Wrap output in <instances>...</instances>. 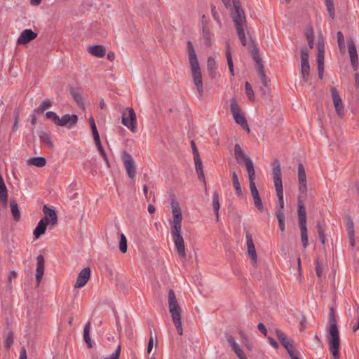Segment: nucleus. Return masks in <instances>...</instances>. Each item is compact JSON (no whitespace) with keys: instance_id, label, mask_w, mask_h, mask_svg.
Masks as SVG:
<instances>
[{"instance_id":"f257e3e1","label":"nucleus","mask_w":359,"mask_h":359,"mask_svg":"<svg viewBox=\"0 0 359 359\" xmlns=\"http://www.w3.org/2000/svg\"><path fill=\"white\" fill-rule=\"evenodd\" d=\"M234 155L238 163L241 164V163H244L245 165L249 177L250 189L252 198L259 196L255 183V171L252 161L248 156L245 155L242 148L238 144H236L234 146Z\"/></svg>"},{"instance_id":"f03ea898","label":"nucleus","mask_w":359,"mask_h":359,"mask_svg":"<svg viewBox=\"0 0 359 359\" xmlns=\"http://www.w3.org/2000/svg\"><path fill=\"white\" fill-rule=\"evenodd\" d=\"M326 339L333 359H339L340 337L337 318H328Z\"/></svg>"},{"instance_id":"7ed1b4c3","label":"nucleus","mask_w":359,"mask_h":359,"mask_svg":"<svg viewBox=\"0 0 359 359\" xmlns=\"http://www.w3.org/2000/svg\"><path fill=\"white\" fill-rule=\"evenodd\" d=\"M187 52L194 83L196 86L199 97H203V88L202 74L196 53L193 44L190 41H187Z\"/></svg>"},{"instance_id":"20e7f679","label":"nucleus","mask_w":359,"mask_h":359,"mask_svg":"<svg viewBox=\"0 0 359 359\" xmlns=\"http://www.w3.org/2000/svg\"><path fill=\"white\" fill-rule=\"evenodd\" d=\"M272 177L278 199V206L276 208L275 213H278L279 211L284 212V199L283 182L281 178V168L280 164L278 160H274L272 163Z\"/></svg>"},{"instance_id":"39448f33","label":"nucleus","mask_w":359,"mask_h":359,"mask_svg":"<svg viewBox=\"0 0 359 359\" xmlns=\"http://www.w3.org/2000/svg\"><path fill=\"white\" fill-rule=\"evenodd\" d=\"M168 307L172 322L179 335L183 334V329L181 320L182 309L177 300L175 292L170 289L168 291Z\"/></svg>"},{"instance_id":"423d86ee","label":"nucleus","mask_w":359,"mask_h":359,"mask_svg":"<svg viewBox=\"0 0 359 359\" xmlns=\"http://www.w3.org/2000/svg\"><path fill=\"white\" fill-rule=\"evenodd\" d=\"M297 212H298V222L301 232V241L302 243V245L304 248H306L309 245L308 241V230H307V219H306V212L304 203L298 200L297 203Z\"/></svg>"},{"instance_id":"0eeeda50","label":"nucleus","mask_w":359,"mask_h":359,"mask_svg":"<svg viewBox=\"0 0 359 359\" xmlns=\"http://www.w3.org/2000/svg\"><path fill=\"white\" fill-rule=\"evenodd\" d=\"M122 123L130 129L133 133H136L137 118L134 109L132 107L126 108L122 113Z\"/></svg>"},{"instance_id":"6e6552de","label":"nucleus","mask_w":359,"mask_h":359,"mask_svg":"<svg viewBox=\"0 0 359 359\" xmlns=\"http://www.w3.org/2000/svg\"><path fill=\"white\" fill-rule=\"evenodd\" d=\"M230 109L236 123L240 125L244 130L250 132V128L245 117L240 114V107L235 98H232L230 102Z\"/></svg>"},{"instance_id":"1a4fd4ad","label":"nucleus","mask_w":359,"mask_h":359,"mask_svg":"<svg viewBox=\"0 0 359 359\" xmlns=\"http://www.w3.org/2000/svg\"><path fill=\"white\" fill-rule=\"evenodd\" d=\"M309 53L306 48L301 50V74L303 81L307 83L309 80L310 65L309 62Z\"/></svg>"},{"instance_id":"9d476101","label":"nucleus","mask_w":359,"mask_h":359,"mask_svg":"<svg viewBox=\"0 0 359 359\" xmlns=\"http://www.w3.org/2000/svg\"><path fill=\"white\" fill-rule=\"evenodd\" d=\"M121 159L128 176L129 178L133 179L136 175V168L132 156L126 151H123L121 152Z\"/></svg>"},{"instance_id":"9b49d317","label":"nucleus","mask_w":359,"mask_h":359,"mask_svg":"<svg viewBox=\"0 0 359 359\" xmlns=\"http://www.w3.org/2000/svg\"><path fill=\"white\" fill-rule=\"evenodd\" d=\"M330 93L337 114L342 117L344 114V106L340 97L339 93L335 87L330 88Z\"/></svg>"},{"instance_id":"f8f14e48","label":"nucleus","mask_w":359,"mask_h":359,"mask_svg":"<svg viewBox=\"0 0 359 359\" xmlns=\"http://www.w3.org/2000/svg\"><path fill=\"white\" fill-rule=\"evenodd\" d=\"M233 21L235 24L236 30L238 28H243V23L245 22V17L243 10L241 8L238 3H234V11L232 15Z\"/></svg>"},{"instance_id":"ddd939ff","label":"nucleus","mask_w":359,"mask_h":359,"mask_svg":"<svg viewBox=\"0 0 359 359\" xmlns=\"http://www.w3.org/2000/svg\"><path fill=\"white\" fill-rule=\"evenodd\" d=\"M348 50L351 66L354 71H357L358 67V57L355 44L352 39L348 40Z\"/></svg>"},{"instance_id":"4468645a","label":"nucleus","mask_w":359,"mask_h":359,"mask_svg":"<svg viewBox=\"0 0 359 359\" xmlns=\"http://www.w3.org/2000/svg\"><path fill=\"white\" fill-rule=\"evenodd\" d=\"M37 33L30 29H26L22 32L17 39V44L25 45L37 37Z\"/></svg>"},{"instance_id":"2eb2a0df","label":"nucleus","mask_w":359,"mask_h":359,"mask_svg":"<svg viewBox=\"0 0 359 359\" xmlns=\"http://www.w3.org/2000/svg\"><path fill=\"white\" fill-rule=\"evenodd\" d=\"M298 180H299V190L301 194H305L307 191L306 187V175L304 167L302 163L298 165Z\"/></svg>"},{"instance_id":"dca6fc26","label":"nucleus","mask_w":359,"mask_h":359,"mask_svg":"<svg viewBox=\"0 0 359 359\" xmlns=\"http://www.w3.org/2000/svg\"><path fill=\"white\" fill-rule=\"evenodd\" d=\"M90 269L86 267L83 269L79 273L76 279V283L74 285L76 288L83 287L88 281L90 277Z\"/></svg>"},{"instance_id":"f3484780","label":"nucleus","mask_w":359,"mask_h":359,"mask_svg":"<svg viewBox=\"0 0 359 359\" xmlns=\"http://www.w3.org/2000/svg\"><path fill=\"white\" fill-rule=\"evenodd\" d=\"M77 121L78 117L76 114L70 115L67 114L63 115L61 118H59L57 126H65L67 125L68 128H71L77 123Z\"/></svg>"},{"instance_id":"a211bd4d","label":"nucleus","mask_w":359,"mask_h":359,"mask_svg":"<svg viewBox=\"0 0 359 359\" xmlns=\"http://www.w3.org/2000/svg\"><path fill=\"white\" fill-rule=\"evenodd\" d=\"M43 212L45 214L43 218H46L48 224L55 226L57 224V216L55 210L49 208L46 205L43 207Z\"/></svg>"},{"instance_id":"6ab92c4d","label":"nucleus","mask_w":359,"mask_h":359,"mask_svg":"<svg viewBox=\"0 0 359 359\" xmlns=\"http://www.w3.org/2000/svg\"><path fill=\"white\" fill-rule=\"evenodd\" d=\"M318 52L317 55V63H318V76L320 79H323V72H324V58H325V52L324 47L318 44Z\"/></svg>"},{"instance_id":"aec40b11","label":"nucleus","mask_w":359,"mask_h":359,"mask_svg":"<svg viewBox=\"0 0 359 359\" xmlns=\"http://www.w3.org/2000/svg\"><path fill=\"white\" fill-rule=\"evenodd\" d=\"M36 280L37 284L39 285L44 273V257L42 255L36 257Z\"/></svg>"},{"instance_id":"412c9836","label":"nucleus","mask_w":359,"mask_h":359,"mask_svg":"<svg viewBox=\"0 0 359 359\" xmlns=\"http://www.w3.org/2000/svg\"><path fill=\"white\" fill-rule=\"evenodd\" d=\"M275 334L287 351L294 347L292 341L280 330L276 329Z\"/></svg>"},{"instance_id":"4be33fe9","label":"nucleus","mask_w":359,"mask_h":359,"mask_svg":"<svg viewBox=\"0 0 359 359\" xmlns=\"http://www.w3.org/2000/svg\"><path fill=\"white\" fill-rule=\"evenodd\" d=\"M246 243L248 247V252L250 258L254 261L257 262V252L255 250V247L253 243L252 237L249 232H246Z\"/></svg>"},{"instance_id":"5701e85b","label":"nucleus","mask_w":359,"mask_h":359,"mask_svg":"<svg viewBox=\"0 0 359 359\" xmlns=\"http://www.w3.org/2000/svg\"><path fill=\"white\" fill-rule=\"evenodd\" d=\"M175 245L180 256L184 257L186 255L184 239L182 235L172 237Z\"/></svg>"},{"instance_id":"b1692460","label":"nucleus","mask_w":359,"mask_h":359,"mask_svg":"<svg viewBox=\"0 0 359 359\" xmlns=\"http://www.w3.org/2000/svg\"><path fill=\"white\" fill-rule=\"evenodd\" d=\"M48 224L46 218L40 219L33 233L36 238H39L41 235L45 233Z\"/></svg>"},{"instance_id":"393cba45","label":"nucleus","mask_w":359,"mask_h":359,"mask_svg":"<svg viewBox=\"0 0 359 359\" xmlns=\"http://www.w3.org/2000/svg\"><path fill=\"white\" fill-rule=\"evenodd\" d=\"M8 201V190L5 184L4 180L0 174V203L6 206Z\"/></svg>"},{"instance_id":"a878e982","label":"nucleus","mask_w":359,"mask_h":359,"mask_svg":"<svg viewBox=\"0 0 359 359\" xmlns=\"http://www.w3.org/2000/svg\"><path fill=\"white\" fill-rule=\"evenodd\" d=\"M88 52L97 57H103L105 55V48L101 45H94L88 47Z\"/></svg>"},{"instance_id":"bb28decb","label":"nucleus","mask_w":359,"mask_h":359,"mask_svg":"<svg viewBox=\"0 0 359 359\" xmlns=\"http://www.w3.org/2000/svg\"><path fill=\"white\" fill-rule=\"evenodd\" d=\"M202 31H203V39L204 41V44L206 46H210L212 34H211L206 22H205V24H204V22H203Z\"/></svg>"},{"instance_id":"cd10ccee","label":"nucleus","mask_w":359,"mask_h":359,"mask_svg":"<svg viewBox=\"0 0 359 359\" xmlns=\"http://www.w3.org/2000/svg\"><path fill=\"white\" fill-rule=\"evenodd\" d=\"M10 207L12 215L13 217L14 220L19 221L21 217L20 212L18 208V205L15 200L10 201Z\"/></svg>"},{"instance_id":"c85d7f7f","label":"nucleus","mask_w":359,"mask_h":359,"mask_svg":"<svg viewBox=\"0 0 359 359\" xmlns=\"http://www.w3.org/2000/svg\"><path fill=\"white\" fill-rule=\"evenodd\" d=\"M94 141H95V143L97 147V149H98L100 155L102 156V158L105 161L107 167H109V162L108 160V157H107V153L105 152V151L102 145L100 137L95 138Z\"/></svg>"},{"instance_id":"c756f323","label":"nucleus","mask_w":359,"mask_h":359,"mask_svg":"<svg viewBox=\"0 0 359 359\" xmlns=\"http://www.w3.org/2000/svg\"><path fill=\"white\" fill-rule=\"evenodd\" d=\"M39 139L41 142L46 145L48 148H53V143L49 133H47L46 132H41Z\"/></svg>"},{"instance_id":"7c9ffc66","label":"nucleus","mask_w":359,"mask_h":359,"mask_svg":"<svg viewBox=\"0 0 359 359\" xmlns=\"http://www.w3.org/2000/svg\"><path fill=\"white\" fill-rule=\"evenodd\" d=\"M232 183L236 191V194L238 196H241L243 195L241 187L240 185L238 175L235 172L232 173Z\"/></svg>"},{"instance_id":"2f4dec72","label":"nucleus","mask_w":359,"mask_h":359,"mask_svg":"<svg viewBox=\"0 0 359 359\" xmlns=\"http://www.w3.org/2000/svg\"><path fill=\"white\" fill-rule=\"evenodd\" d=\"M226 57L227 64H228V67H229L230 73H231V76H234L233 64L231 53V50H230V46H229V43L226 44Z\"/></svg>"},{"instance_id":"473e14b6","label":"nucleus","mask_w":359,"mask_h":359,"mask_svg":"<svg viewBox=\"0 0 359 359\" xmlns=\"http://www.w3.org/2000/svg\"><path fill=\"white\" fill-rule=\"evenodd\" d=\"M14 341L13 332L10 330L4 339V346L6 351H9Z\"/></svg>"},{"instance_id":"72a5a7b5","label":"nucleus","mask_w":359,"mask_h":359,"mask_svg":"<svg viewBox=\"0 0 359 359\" xmlns=\"http://www.w3.org/2000/svg\"><path fill=\"white\" fill-rule=\"evenodd\" d=\"M212 206L214 211L215 212L217 219H219V194L217 191H215L212 194Z\"/></svg>"},{"instance_id":"f704fd0d","label":"nucleus","mask_w":359,"mask_h":359,"mask_svg":"<svg viewBox=\"0 0 359 359\" xmlns=\"http://www.w3.org/2000/svg\"><path fill=\"white\" fill-rule=\"evenodd\" d=\"M90 323L88 322L83 330V340L88 344V348L92 347L91 339L90 337Z\"/></svg>"},{"instance_id":"c9c22d12","label":"nucleus","mask_w":359,"mask_h":359,"mask_svg":"<svg viewBox=\"0 0 359 359\" xmlns=\"http://www.w3.org/2000/svg\"><path fill=\"white\" fill-rule=\"evenodd\" d=\"M29 163L36 167L41 168L46 165V159L44 157H34L29 159Z\"/></svg>"},{"instance_id":"e433bc0d","label":"nucleus","mask_w":359,"mask_h":359,"mask_svg":"<svg viewBox=\"0 0 359 359\" xmlns=\"http://www.w3.org/2000/svg\"><path fill=\"white\" fill-rule=\"evenodd\" d=\"M257 73L260 76V79L262 81V85H263L264 86H268L269 79L267 78V76L264 72L263 65H260L259 68H257Z\"/></svg>"},{"instance_id":"4c0bfd02","label":"nucleus","mask_w":359,"mask_h":359,"mask_svg":"<svg viewBox=\"0 0 359 359\" xmlns=\"http://www.w3.org/2000/svg\"><path fill=\"white\" fill-rule=\"evenodd\" d=\"M275 215L278 221L280 230L283 233L285 230V214L284 212L279 211L278 213H275Z\"/></svg>"},{"instance_id":"58836bf2","label":"nucleus","mask_w":359,"mask_h":359,"mask_svg":"<svg viewBox=\"0 0 359 359\" xmlns=\"http://www.w3.org/2000/svg\"><path fill=\"white\" fill-rule=\"evenodd\" d=\"M70 93L78 104H83L79 89L73 88L70 90Z\"/></svg>"},{"instance_id":"ea45409f","label":"nucleus","mask_w":359,"mask_h":359,"mask_svg":"<svg viewBox=\"0 0 359 359\" xmlns=\"http://www.w3.org/2000/svg\"><path fill=\"white\" fill-rule=\"evenodd\" d=\"M325 4L327 7V12L330 17L333 20L335 18V10L334 6L333 0H325Z\"/></svg>"},{"instance_id":"a19ab883","label":"nucleus","mask_w":359,"mask_h":359,"mask_svg":"<svg viewBox=\"0 0 359 359\" xmlns=\"http://www.w3.org/2000/svg\"><path fill=\"white\" fill-rule=\"evenodd\" d=\"M225 337H226V339L227 341L231 345V346L232 348V350L235 353H236L237 350H240L241 349L239 345L236 342V341H235V339H234V338L233 337L232 335H231L229 333H225Z\"/></svg>"},{"instance_id":"79ce46f5","label":"nucleus","mask_w":359,"mask_h":359,"mask_svg":"<svg viewBox=\"0 0 359 359\" xmlns=\"http://www.w3.org/2000/svg\"><path fill=\"white\" fill-rule=\"evenodd\" d=\"M52 102L49 100H44L39 107L34 109V112L36 114L43 113L46 109L50 107Z\"/></svg>"},{"instance_id":"37998d69","label":"nucleus","mask_w":359,"mask_h":359,"mask_svg":"<svg viewBox=\"0 0 359 359\" xmlns=\"http://www.w3.org/2000/svg\"><path fill=\"white\" fill-rule=\"evenodd\" d=\"M337 37L339 50L341 53H344L345 52L344 37L341 31L337 32Z\"/></svg>"},{"instance_id":"c03bdc74","label":"nucleus","mask_w":359,"mask_h":359,"mask_svg":"<svg viewBox=\"0 0 359 359\" xmlns=\"http://www.w3.org/2000/svg\"><path fill=\"white\" fill-rule=\"evenodd\" d=\"M171 207H172V217L175 216L176 215H182V211L180 208L179 207L178 202L175 199V198L173 196V198L171 199Z\"/></svg>"},{"instance_id":"a18cd8bd","label":"nucleus","mask_w":359,"mask_h":359,"mask_svg":"<svg viewBox=\"0 0 359 359\" xmlns=\"http://www.w3.org/2000/svg\"><path fill=\"white\" fill-rule=\"evenodd\" d=\"M127 239L123 233L121 234L120 242H119V249L120 251L123 253H126L127 252Z\"/></svg>"},{"instance_id":"49530a36","label":"nucleus","mask_w":359,"mask_h":359,"mask_svg":"<svg viewBox=\"0 0 359 359\" xmlns=\"http://www.w3.org/2000/svg\"><path fill=\"white\" fill-rule=\"evenodd\" d=\"M245 93L248 99L251 101H254V92L249 82L246 81L245 84Z\"/></svg>"},{"instance_id":"de8ad7c7","label":"nucleus","mask_w":359,"mask_h":359,"mask_svg":"<svg viewBox=\"0 0 359 359\" xmlns=\"http://www.w3.org/2000/svg\"><path fill=\"white\" fill-rule=\"evenodd\" d=\"M315 265H316V275L318 278H321L322 277V274H323V264L322 263L320 262V261L319 260V258L318 257H316L315 259Z\"/></svg>"},{"instance_id":"09e8293b","label":"nucleus","mask_w":359,"mask_h":359,"mask_svg":"<svg viewBox=\"0 0 359 359\" xmlns=\"http://www.w3.org/2000/svg\"><path fill=\"white\" fill-rule=\"evenodd\" d=\"M89 122H90V128L92 130L93 138L95 139V138L100 137L99 133H98V130H97L96 125H95V122L93 117L90 118Z\"/></svg>"},{"instance_id":"8fccbe9b","label":"nucleus","mask_w":359,"mask_h":359,"mask_svg":"<svg viewBox=\"0 0 359 359\" xmlns=\"http://www.w3.org/2000/svg\"><path fill=\"white\" fill-rule=\"evenodd\" d=\"M194 160L195 168H196V172H199V171H203V163H202V160H201L200 156L196 155V156L194 157Z\"/></svg>"},{"instance_id":"3c124183","label":"nucleus","mask_w":359,"mask_h":359,"mask_svg":"<svg viewBox=\"0 0 359 359\" xmlns=\"http://www.w3.org/2000/svg\"><path fill=\"white\" fill-rule=\"evenodd\" d=\"M317 229H318V233L320 241L321 243L324 245L325 243V239H326L325 234L324 230L323 229V227L320 223L317 224Z\"/></svg>"},{"instance_id":"603ef678","label":"nucleus","mask_w":359,"mask_h":359,"mask_svg":"<svg viewBox=\"0 0 359 359\" xmlns=\"http://www.w3.org/2000/svg\"><path fill=\"white\" fill-rule=\"evenodd\" d=\"M182 224H172V236H176L181 235Z\"/></svg>"},{"instance_id":"864d4df0","label":"nucleus","mask_w":359,"mask_h":359,"mask_svg":"<svg viewBox=\"0 0 359 359\" xmlns=\"http://www.w3.org/2000/svg\"><path fill=\"white\" fill-rule=\"evenodd\" d=\"M236 31H237V34H238V38H239L242 45L243 46H245L247 45V41H246V39H245L244 29L243 28H238V30H236Z\"/></svg>"},{"instance_id":"5fc2aeb1","label":"nucleus","mask_w":359,"mask_h":359,"mask_svg":"<svg viewBox=\"0 0 359 359\" xmlns=\"http://www.w3.org/2000/svg\"><path fill=\"white\" fill-rule=\"evenodd\" d=\"M207 69L208 71H212L217 69V64L215 59L212 57H209L207 61Z\"/></svg>"},{"instance_id":"6e6d98bb","label":"nucleus","mask_w":359,"mask_h":359,"mask_svg":"<svg viewBox=\"0 0 359 359\" xmlns=\"http://www.w3.org/2000/svg\"><path fill=\"white\" fill-rule=\"evenodd\" d=\"M46 116L47 118L52 120L57 125V121H59V116L55 112L52 111H47Z\"/></svg>"},{"instance_id":"4d7b16f0","label":"nucleus","mask_w":359,"mask_h":359,"mask_svg":"<svg viewBox=\"0 0 359 359\" xmlns=\"http://www.w3.org/2000/svg\"><path fill=\"white\" fill-rule=\"evenodd\" d=\"M211 12H212V15L214 20L217 22L219 26L221 27L222 22L219 19V15L218 13L216 11V7L215 6H212V5L211 6Z\"/></svg>"},{"instance_id":"13d9d810","label":"nucleus","mask_w":359,"mask_h":359,"mask_svg":"<svg viewBox=\"0 0 359 359\" xmlns=\"http://www.w3.org/2000/svg\"><path fill=\"white\" fill-rule=\"evenodd\" d=\"M254 204L259 211L262 212L264 210V206L260 196L253 198Z\"/></svg>"},{"instance_id":"bf43d9fd","label":"nucleus","mask_w":359,"mask_h":359,"mask_svg":"<svg viewBox=\"0 0 359 359\" xmlns=\"http://www.w3.org/2000/svg\"><path fill=\"white\" fill-rule=\"evenodd\" d=\"M252 57L254 59V60L257 62V65H258V68H259V65H263L262 63V60L261 58L259 57V50L258 49H254L252 50Z\"/></svg>"},{"instance_id":"052dcab7","label":"nucleus","mask_w":359,"mask_h":359,"mask_svg":"<svg viewBox=\"0 0 359 359\" xmlns=\"http://www.w3.org/2000/svg\"><path fill=\"white\" fill-rule=\"evenodd\" d=\"M121 353V345H118L116 349V351L109 356L106 357L104 359H119V355Z\"/></svg>"},{"instance_id":"680f3d73","label":"nucleus","mask_w":359,"mask_h":359,"mask_svg":"<svg viewBox=\"0 0 359 359\" xmlns=\"http://www.w3.org/2000/svg\"><path fill=\"white\" fill-rule=\"evenodd\" d=\"M287 353L291 359H300L299 358V352L296 351L294 347L287 351Z\"/></svg>"},{"instance_id":"e2e57ef3","label":"nucleus","mask_w":359,"mask_h":359,"mask_svg":"<svg viewBox=\"0 0 359 359\" xmlns=\"http://www.w3.org/2000/svg\"><path fill=\"white\" fill-rule=\"evenodd\" d=\"M346 228L348 231V234L349 233H351V231L353 233H355L353 222L351 219H348L347 221Z\"/></svg>"},{"instance_id":"0e129e2a","label":"nucleus","mask_w":359,"mask_h":359,"mask_svg":"<svg viewBox=\"0 0 359 359\" xmlns=\"http://www.w3.org/2000/svg\"><path fill=\"white\" fill-rule=\"evenodd\" d=\"M153 346H154V337H153L152 334H151L149 340V343H148V346H147V353H151V351L153 348Z\"/></svg>"},{"instance_id":"69168bd1","label":"nucleus","mask_w":359,"mask_h":359,"mask_svg":"<svg viewBox=\"0 0 359 359\" xmlns=\"http://www.w3.org/2000/svg\"><path fill=\"white\" fill-rule=\"evenodd\" d=\"M257 328L264 336H266L267 330L263 323H259L257 325Z\"/></svg>"},{"instance_id":"338daca9","label":"nucleus","mask_w":359,"mask_h":359,"mask_svg":"<svg viewBox=\"0 0 359 359\" xmlns=\"http://www.w3.org/2000/svg\"><path fill=\"white\" fill-rule=\"evenodd\" d=\"M268 341L274 348H278L279 347L278 343L273 338L269 337Z\"/></svg>"},{"instance_id":"774afa93","label":"nucleus","mask_w":359,"mask_h":359,"mask_svg":"<svg viewBox=\"0 0 359 359\" xmlns=\"http://www.w3.org/2000/svg\"><path fill=\"white\" fill-rule=\"evenodd\" d=\"M235 353L236 354L238 358H239V359H248L241 348L240 350H237L236 353Z\"/></svg>"}]
</instances>
